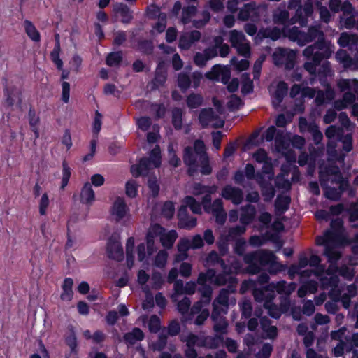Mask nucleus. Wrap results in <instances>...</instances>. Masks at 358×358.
<instances>
[{
    "label": "nucleus",
    "instance_id": "nucleus-1",
    "mask_svg": "<svg viewBox=\"0 0 358 358\" xmlns=\"http://www.w3.org/2000/svg\"><path fill=\"white\" fill-rule=\"evenodd\" d=\"M287 19L288 13L285 10L277 9L273 14V20L276 24L284 25V27L282 31L279 29L268 31L265 36L273 40H276L280 38L282 32L291 40L297 41L300 45H304L306 43L317 38L318 41L316 43L307 47L303 50V55L307 59L312 60V62H306L304 64V68L310 73L313 74L320 61L324 58H329L331 55L334 47L331 43L323 40L322 33L316 28L310 29L308 34L300 31L296 27H293L289 31H287L285 25Z\"/></svg>",
    "mask_w": 358,
    "mask_h": 358
},
{
    "label": "nucleus",
    "instance_id": "nucleus-2",
    "mask_svg": "<svg viewBox=\"0 0 358 358\" xmlns=\"http://www.w3.org/2000/svg\"><path fill=\"white\" fill-rule=\"evenodd\" d=\"M157 238H159L161 245L164 248L170 249L178 238V233L176 230H166L158 224H151L145 236L146 245L142 243L136 248L138 261L143 262L147 259L148 257L156 252L157 250Z\"/></svg>",
    "mask_w": 358,
    "mask_h": 358
},
{
    "label": "nucleus",
    "instance_id": "nucleus-3",
    "mask_svg": "<svg viewBox=\"0 0 358 358\" xmlns=\"http://www.w3.org/2000/svg\"><path fill=\"white\" fill-rule=\"evenodd\" d=\"M227 282L229 283L228 289H222L218 297L213 302V310L222 312L223 314L227 313L229 306V292H234L236 290L235 285L236 282L235 278L232 275L227 273H225L224 275H215L213 270H208L206 273H200L198 278V284L204 286L201 289L208 287L206 286L208 282L216 285H222L226 284Z\"/></svg>",
    "mask_w": 358,
    "mask_h": 358
},
{
    "label": "nucleus",
    "instance_id": "nucleus-4",
    "mask_svg": "<svg viewBox=\"0 0 358 358\" xmlns=\"http://www.w3.org/2000/svg\"><path fill=\"white\" fill-rule=\"evenodd\" d=\"M295 289L296 285L294 283L287 284L285 281L271 283L264 288V291L255 290V299L259 302L264 301V306L268 310V313L274 318H278L281 313L285 311L287 309L284 306L278 308L276 306L271 303V299L274 298L275 291L280 294L289 296Z\"/></svg>",
    "mask_w": 358,
    "mask_h": 358
},
{
    "label": "nucleus",
    "instance_id": "nucleus-5",
    "mask_svg": "<svg viewBox=\"0 0 358 358\" xmlns=\"http://www.w3.org/2000/svg\"><path fill=\"white\" fill-rule=\"evenodd\" d=\"M295 289L296 285L294 283L287 284L285 281L271 283L264 288V291L255 290V299L259 302L264 301V306L268 310V313L274 318H278L281 313L285 311L287 309L284 306L278 308L276 306L271 303V299L274 298L275 291L280 294L289 296Z\"/></svg>",
    "mask_w": 358,
    "mask_h": 358
},
{
    "label": "nucleus",
    "instance_id": "nucleus-6",
    "mask_svg": "<svg viewBox=\"0 0 358 358\" xmlns=\"http://www.w3.org/2000/svg\"><path fill=\"white\" fill-rule=\"evenodd\" d=\"M244 261L248 265L247 272L251 273L257 272L260 266L264 265H269L271 273H277L285 268L284 265L277 261V257L272 252L266 250L248 254Z\"/></svg>",
    "mask_w": 358,
    "mask_h": 358
},
{
    "label": "nucleus",
    "instance_id": "nucleus-7",
    "mask_svg": "<svg viewBox=\"0 0 358 358\" xmlns=\"http://www.w3.org/2000/svg\"><path fill=\"white\" fill-rule=\"evenodd\" d=\"M320 181L325 196L332 200L338 199L341 192L348 186V181L341 177L337 169L329 170L326 173L321 171Z\"/></svg>",
    "mask_w": 358,
    "mask_h": 358
},
{
    "label": "nucleus",
    "instance_id": "nucleus-8",
    "mask_svg": "<svg viewBox=\"0 0 358 358\" xmlns=\"http://www.w3.org/2000/svg\"><path fill=\"white\" fill-rule=\"evenodd\" d=\"M184 161L188 166L195 165L196 163H201V173L203 174H209L211 172V168L208 163V159L206 155L205 146L202 141L197 140L194 145V150L191 148H187L185 150Z\"/></svg>",
    "mask_w": 358,
    "mask_h": 358
},
{
    "label": "nucleus",
    "instance_id": "nucleus-9",
    "mask_svg": "<svg viewBox=\"0 0 358 358\" xmlns=\"http://www.w3.org/2000/svg\"><path fill=\"white\" fill-rule=\"evenodd\" d=\"M189 207L193 213L201 214V207L193 197L187 196L182 201V205L180 208L178 213L179 219V227L186 229H192L196 225V219L189 217L187 215V208Z\"/></svg>",
    "mask_w": 358,
    "mask_h": 358
},
{
    "label": "nucleus",
    "instance_id": "nucleus-10",
    "mask_svg": "<svg viewBox=\"0 0 358 358\" xmlns=\"http://www.w3.org/2000/svg\"><path fill=\"white\" fill-rule=\"evenodd\" d=\"M161 164L160 149L155 146L152 149L148 158L142 159L138 164L131 167V173L134 177L146 176L154 169L159 167Z\"/></svg>",
    "mask_w": 358,
    "mask_h": 358
},
{
    "label": "nucleus",
    "instance_id": "nucleus-11",
    "mask_svg": "<svg viewBox=\"0 0 358 358\" xmlns=\"http://www.w3.org/2000/svg\"><path fill=\"white\" fill-rule=\"evenodd\" d=\"M316 243L319 245H325V254L329 261L334 262L339 259L341 255L337 246L340 243L332 231H327L323 236L317 237Z\"/></svg>",
    "mask_w": 358,
    "mask_h": 358
},
{
    "label": "nucleus",
    "instance_id": "nucleus-12",
    "mask_svg": "<svg viewBox=\"0 0 358 358\" xmlns=\"http://www.w3.org/2000/svg\"><path fill=\"white\" fill-rule=\"evenodd\" d=\"M202 294V301L197 302L191 309L190 316L187 320H192V315L198 314L195 324L201 325L209 316V312L207 309L202 308V303H208L211 299L212 290L210 287H204L203 289H200Z\"/></svg>",
    "mask_w": 358,
    "mask_h": 358
},
{
    "label": "nucleus",
    "instance_id": "nucleus-13",
    "mask_svg": "<svg viewBox=\"0 0 358 358\" xmlns=\"http://www.w3.org/2000/svg\"><path fill=\"white\" fill-rule=\"evenodd\" d=\"M229 41L231 45L236 49L238 54L245 57L250 56V44L242 32L236 30L231 31L229 32Z\"/></svg>",
    "mask_w": 358,
    "mask_h": 358
},
{
    "label": "nucleus",
    "instance_id": "nucleus-14",
    "mask_svg": "<svg viewBox=\"0 0 358 358\" xmlns=\"http://www.w3.org/2000/svg\"><path fill=\"white\" fill-rule=\"evenodd\" d=\"M273 57L275 64L292 69L296 59V52L289 49L278 48L273 52Z\"/></svg>",
    "mask_w": 358,
    "mask_h": 358
},
{
    "label": "nucleus",
    "instance_id": "nucleus-15",
    "mask_svg": "<svg viewBox=\"0 0 358 358\" xmlns=\"http://www.w3.org/2000/svg\"><path fill=\"white\" fill-rule=\"evenodd\" d=\"M245 227H236L231 228L228 231H224L220 236V240L217 243L220 252L224 255L227 250V243L234 240L236 236L243 234L245 231Z\"/></svg>",
    "mask_w": 358,
    "mask_h": 358
},
{
    "label": "nucleus",
    "instance_id": "nucleus-16",
    "mask_svg": "<svg viewBox=\"0 0 358 358\" xmlns=\"http://www.w3.org/2000/svg\"><path fill=\"white\" fill-rule=\"evenodd\" d=\"M199 122L203 127L211 126L220 127L224 124V121L218 114L213 113L211 108L202 110L200 113Z\"/></svg>",
    "mask_w": 358,
    "mask_h": 358
},
{
    "label": "nucleus",
    "instance_id": "nucleus-17",
    "mask_svg": "<svg viewBox=\"0 0 358 358\" xmlns=\"http://www.w3.org/2000/svg\"><path fill=\"white\" fill-rule=\"evenodd\" d=\"M217 187L213 186H203L200 184H195L193 187L192 192L195 195L205 194L202 199V204L207 213L210 212V194H214L217 191Z\"/></svg>",
    "mask_w": 358,
    "mask_h": 358
},
{
    "label": "nucleus",
    "instance_id": "nucleus-18",
    "mask_svg": "<svg viewBox=\"0 0 358 358\" xmlns=\"http://www.w3.org/2000/svg\"><path fill=\"white\" fill-rule=\"evenodd\" d=\"M110 215L117 221L130 217L129 209L123 198L115 199L110 208Z\"/></svg>",
    "mask_w": 358,
    "mask_h": 358
},
{
    "label": "nucleus",
    "instance_id": "nucleus-19",
    "mask_svg": "<svg viewBox=\"0 0 358 358\" xmlns=\"http://www.w3.org/2000/svg\"><path fill=\"white\" fill-rule=\"evenodd\" d=\"M206 76L210 80H221L226 84L230 78V71L227 66L215 65L209 72L206 73Z\"/></svg>",
    "mask_w": 358,
    "mask_h": 358
},
{
    "label": "nucleus",
    "instance_id": "nucleus-20",
    "mask_svg": "<svg viewBox=\"0 0 358 358\" xmlns=\"http://www.w3.org/2000/svg\"><path fill=\"white\" fill-rule=\"evenodd\" d=\"M253 157L257 162L264 163L262 173L266 175L270 180L273 178L272 164L271 160L268 158L266 152L264 150H259L253 154Z\"/></svg>",
    "mask_w": 358,
    "mask_h": 358
},
{
    "label": "nucleus",
    "instance_id": "nucleus-21",
    "mask_svg": "<svg viewBox=\"0 0 358 358\" xmlns=\"http://www.w3.org/2000/svg\"><path fill=\"white\" fill-rule=\"evenodd\" d=\"M265 10V7L259 6H256L253 3L245 5L240 11L238 17L241 20H254L257 18L262 11Z\"/></svg>",
    "mask_w": 358,
    "mask_h": 358
},
{
    "label": "nucleus",
    "instance_id": "nucleus-22",
    "mask_svg": "<svg viewBox=\"0 0 358 358\" xmlns=\"http://www.w3.org/2000/svg\"><path fill=\"white\" fill-rule=\"evenodd\" d=\"M222 196L230 200L234 204L238 205L243 201V196L241 189L227 185L222 191Z\"/></svg>",
    "mask_w": 358,
    "mask_h": 358
},
{
    "label": "nucleus",
    "instance_id": "nucleus-23",
    "mask_svg": "<svg viewBox=\"0 0 358 358\" xmlns=\"http://www.w3.org/2000/svg\"><path fill=\"white\" fill-rule=\"evenodd\" d=\"M313 12V5L310 1H307L302 10L301 8H299L296 12L294 17L290 20L291 24H294L297 22L300 23L301 26L306 24V18L309 17Z\"/></svg>",
    "mask_w": 358,
    "mask_h": 358
},
{
    "label": "nucleus",
    "instance_id": "nucleus-24",
    "mask_svg": "<svg viewBox=\"0 0 358 358\" xmlns=\"http://www.w3.org/2000/svg\"><path fill=\"white\" fill-rule=\"evenodd\" d=\"M189 249H192L190 239L181 238L177 244L178 253L175 255L174 263L186 259L188 257L187 251Z\"/></svg>",
    "mask_w": 358,
    "mask_h": 358
},
{
    "label": "nucleus",
    "instance_id": "nucleus-25",
    "mask_svg": "<svg viewBox=\"0 0 358 358\" xmlns=\"http://www.w3.org/2000/svg\"><path fill=\"white\" fill-rule=\"evenodd\" d=\"M257 181L259 183L262 188V194L266 201L271 200L275 194L274 189L272 185H268V182L273 180H268L266 175L262 176L257 174L255 177Z\"/></svg>",
    "mask_w": 358,
    "mask_h": 358
},
{
    "label": "nucleus",
    "instance_id": "nucleus-26",
    "mask_svg": "<svg viewBox=\"0 0 358 358\" xmlns=\"http://www.w3.org/2000/svg\"><path fill=\"white\" fill-rule=\"evenodd\" d=\"M287 85L282 81L279 82L275 86H271L270 92L272 93L273 97V103L275 106L278 105L281 102L282 98L287 94Z\"/></svg>",
    "mask_w": 358,
    "mask_h": 358
},
{
    "label": "nucleus",
    "instance_id": "nucleus-27",
    "mask_svg": "<svg viewBox=\"0 0 358 358\" xmlns=\"http://www.w3.org/2000/svg\"><path fill=\"white\" fill-rule=\"evenodd\" d=\"M222 312L213 310L211 318L214 322V330L217 333L223 334L226 332L228 324L225 320Z\"/></svg>",
    "mask_w": 358,
    "mask_h": 358
},
{
    "label": "nucleus",
    "instance_id": "nucleus-28",
    "mask_svg": "<svg viewBox=\"0 0 358 358\" xmlns=\"http://www.w3.org/2000/svg\"><path fill=\"white\" fill-rule=\"evenodd\" d=\"M80 201L87 205H92L95 201V193L90 182L84 184L80 191Z\"/></svg>",
    "mask_w": 358,
    "mask_h": 358
},
{
    "label": "nucleus",
    "instance_id": "nucleus-29",
    "mask_svg": "<svg viewBox=\"0 0 358 358\" xmlns=\"http://www.w3.org/2000/svg\"><path fill=\"white\" fill-rule=\"evenodd\" d=\"M201 34L198 31L185 33L180 38L179 47L182 49L189 48L192 43L200 38Z\"/></svg>",
    "mask_w": 358,
    "mask_h": 358
},
{
    "label": "nucleus",
    "instance_id": "nucleus-30",
    "mask_svg": "<svg viewBox=\"0 0 358 358\" xmlns=\"http://www.w3.org/2000/svg\"><path fill=\"white\" fill-rule=\"evenodd\" d=\"M107 250L110 257L120 260L123 257L122 248L117 240H110L107 244Z\"/></svg>",
    "mask_w": 358,
    "mask_h": 358
},
{
    "label": "nucleus",
    "instance_id": "nucleus-31",
    "mask_svg": "<svg viewBox=\"0 0 358 358\" xmlns=\"http://www.w3.org/2000/svg\"><path fill=\"white\" fill-rule=\"evenodd\" d=\"M336 60L342 64L344 68H358V60L353 61L346 51L340 50L336 54Z\"/></svg>",
    "mask_w": 358,
    "mask_h": 358
},
{
    "label": "nucleus",
    "instance_id": "nucleus-32",
    "mask_svg": "<svg viewBox=\"0 0 358 358\" xmlns=\"http://www.w3.org/2000/svg\"><path fill=\"white\" fill-rule=\"evenodd\" d=\"M73 285V281L71 278H67L64 279L62 286V292L60 295V298L62 301H70L72 300L73 296V292L72 289Z\"/></svg>",
    "mask_w": 358,
    "mask_h": 358
},
{
    "label": "nucleus",
    "instance_id": "nucleus-33",
    "mask_svg": "<svg viewBox=\"0 0 358 358\" xmlns=\"http://www.w3.org/2000/svg\"><path fill=\"white\" fill-rule=\"evenodd\" d=\"M144 338V334L139 328H134L124 336V339L128 345H134Z\"/></svg>",
    "mask_w": 358,
    "mask_h": 358
},
{
    "label": "nucleus",
    "instance_id": "nucleus-34",
    "mask_svg": "<svg viewBox=\"0 0 358 358\" xmlns=\"http://www.w3.org/2000/svg\"><path fill=\"white\" fill-rule=\"evenodd\" d=\"M135 252V241L133 237H130L127 239L126 243L127 264L129 268L134 266Z\"/></svg>",
    "mask_w": 358,
    "mask_h": 358
},
{
    "label": "nucleus",
    "instance_id": "nucleus-35",
    "mask_svg": "<svg viewBox=\"0 0 358 358\" xmlns=\"http://www.w3.org/2000/svg\"><path fill=\"white\" fill-rule=\"evenodd\" d=\"M346 329L343 328L338 331L331 332V338L333 339L340 340L338 344L334 348V353L336 357H340L343 355L344 351L345 343L341 341Z\"/></svg>",
    "mask_w": 358,
    "mask_h": 358
},
{
    "label": "nucleus",
    "instance_id": "nucleus-36",
    "mask_svg": "<svg viewBox=\"0 0 358 358\" xmlns=\"http://www.w3.org/2000/svg\"><path fill=\"white\" fill-rule=\"evenodd\" d=\"M339 130L334 126H330L326 130V136L329 139L328 144V151L329 154L333 153V149L335 148L334 141L339 138Z\"/></svg>",
    "mask_w": 358,
    "mask_h": 358
},
{
    "label": "nucleus",
    "instance_id": "nucleus-37",
    "mask_svg": "<svg viewBox=\"0 0 358 358\" xmlns=\"http://www.w3.org/2000/svg\"><path fill=\"white\" fill-rule=\"evenodd\" d=\"M301 93L303 97L313 98L315 96L316 92L315 90L310 87H304L302 90L298 85H294L291 89L290 95L292 97H295L299 93Z\"/></svg>",
    "mask_w": 358,
    "mask_h": 358
},
{
    "label": "nucleus",
    "instance_id": "nucleus-38",
    "mask_svg": "<svg viewBox=\"0 0 358 358\" xmlns=\"http://www.w3.org/2000/svg\"><path fill=\"white\" fill-rule=\"evenodd\" d=\"M308 264V261L306 257L301 258L299 262V265H293L289 268V275L293 278L296 273H301V277L309 276L308 271H305L301 273V268H304Z\"/></svg>",
    "mask_w": 358,
    "mask_h": 358
},
{
    "label": "nucleus",
    "instance_id": "nucleus-39",
    "mask_svg": "<svg viewBox=\"0 0 358 358\" xmlns=\"http://www.w3.org/2000/svg\"><path fill=\"white\" fill-rule=\"evenodd\" d=\"M113 10L122 16V21L124 22H129L132 17L131 12L129 8L122 3H117L114 4Z\"/></svg>",
    "mask_w": 358,
    "mask_h": 358
},
{
    "label": "nucleus",
    "instance_id": "nucleus-40",
    "mask_svg": "<svg viewBox=\"0 0 358 358\" xmlns=\"http://www.w3.org/2000/svg\"><path fill=\"white\" fill-rule=\"evenodd\" d=\"M240 221L242 224H248L254 218L255 215V208L251 205H247L241 209Z\"/></svg>",
    "mask_w": 358,
    "mask_h": 358
},
{
    "label": "nucleus",
    "instance_id": "nucleus-41",
    "mask_svg": "<svg viewBox=\"0 0 358 358\" xmlns=\"http://www.w3.org/2000/svg\"><path fill=\"white\" fill-rule=\"evenodd\" d=\"M201 342L198 343V346H204L209 348H215L218 347L219 343L222 341V338L219 336L201 337Z\"/></svg>",
    "mask_w": 358,
    "mask_h": 358
},
{
    "label": "nucleus",
    "instance_id": "nucleus-42",
    "mask_svg": "<svg viewBox=\"0 0 358 358\" xmlns=\"http://www.w3.org/2000/svg\"><path fill=\"white\" fill-rule=\"evenodd\" d=\"M21 92L19 89H13L7 94V103L10 106L19 107L21 103Z\"/></svg>",
    "mask_w": 358,
    "mask_h": 358
},
{
    "label": "nucleus",
    "instance_id": "nucleus-43",
    "mask_svg": "<svg viewBox=\"0 0 358 358\" xmlns=\"http://www.w3.org/2000/svg\"><path fill=\"white\" fill-rule=\"evenodd\" d=\"M358 42V36L355 34L343 33L338 39V44L341 47L356 45Z\"/></svg>",
    "mask_w": 358,
    "mask_h": 358
},
{
    "label": "nucleus",
    "instance_id": "nucleus-44",
    "mask_svg": "<svg viewBox=\"0 0 358 358\" xmlns=\"http://www.w3.org/2000/svg\"><path fill=\"white\" fill-rule=\"evenodd\" d=\"M24 29L28 36L34 41L38 42L41 39L40 34L35 26L28 20L24 23Z\"/></svg>",
    "mask_w": 358,
    "mask_h": 358
},
{
    "label": "nucleus",
    "instance_id": "nucleus-45",
    "mask_svg": "<svg viewBox=\"0 0 358 358\" xmlns=\"http://www.w3.org/2000/svg\"><path fill=\"white\" fill-rule=\"evenodd\" d=\"M137 280L138 283L141 285L142 290L145 293H148L150 280L149 274L144 270H140L138 273Z\"/></svg>",
    "mask_w": 358,
    "mask_h": 358
},
{
    "label": "nucleus",
    "instance_id": "nucleus-46",
    "mask_svg": "<svg viewBox=\"0 0 358 358\" xmlns=\"http://www.w3.org/2000/svg\"><path fill=\"white\" fill-rule=\"evenodd\" d=\"M317 284L313 280H310L306 284L303 285L298 290L299 297H304L308 293L313 294L317 291Z\"/></svg>",
    "mask_w": 358,
    "mask_h": 358
},
{
    "label": "nucleus",
    "instance_id": "nucleus-47",
    "mask_svg": "<svg viewBox=\"0 0 358 358\" xmlns=\"http://www.w3.org/2000/svg\"><path fill=\"white\" fill-rule=\"evenodd\" d=\"M317 284L313 280H310L306 284L303 285L298 290L299 297H304L308 293L313 294L317 291Z\"/></svg>",
    "mask_w": 358,
    "mask_h": 358
},
{
    "label": "nucleus",
    "instance_id": "nucleus-48",
    "mask_svg": "<svg viewBox=\"0 0 358 358\" xmlns=\"http://www.w3.org/2000/svg\"><path fill=\"white\" fill-rule=\"evenodd\" d=\"M169 253L166 250H160L154 259V265L158 268H164L167 264Z\"/></svg>",
    "mask_w": 358,
    "mask_h": 358
},
{
    "label": "nucleus",
    "instance_id": "nucleus-49",
    "mask_svg": "<svg viewBox=\"0 0 358 358\" xmlns=\"http://www.w3.org/2000/svg\"><path fill=\"white\" fill-rule=\"evenodd\" d=\"M334 97V92L331 88H327V91L324 93L322 92L321 91H318L317 92L316 96H315V102L317 104H322L327 101H331Z\"/></svg>",
    "mask_w": 358,
    "mask_h": 358
},
{
    "label": "nucleus",
    "instance_id": "nucleus-50",
    "mask_svg": "<svg viewBox=\"0 0 358 358\" xmlns=\"http://www.w3.org/2000/svg\"><path fill=\"white\" fill-rule=\"evenodd\" d=\"M164 283L162 275L160 273H154L149 282V292L152 289H159Z\"/></svg>",
    "mask_w": 358,
    "mask_h": 358
},
{
    "label": "nucleus",
    "instance_id": "nucleus-51",
    "mask_svg": "<svg viewBox=\"0 0 358 358\" xmlns=\"http://www.w3.org/2000/svg\"><path fill=\"white\" fill-rule=\"evenodd\" d=\"M29 124H30L31 129L35 134V137L38 138L39 137L38 125H39V122H40L38 115H37L34 111H29Z\"/></svg>",
    "mask_w": 358,
    "mask_h": 358
},
{
    "label": "nucleus",
    "instance_id": "nucleus-52",
    "mask_svg": "<svg viewBox=\"0 0 358 358\" xmlns=\"http://www.w3.org/2000/svg\"><path fill=\"white\" fill-rule=\"evenodd\" d=\"M261 325L268 338H273L276 336L277 328L275 326L270 325L268 320L263 318L261 321Z\"/></svg>",
    "mask_w": 358,
    "mask_h": 358
},
{
    "label": "nucleus",
    "instance_id": "nucleus-53",
    "mask_svg": "<svg viewBox=\"0 0 358 358\" xmlns=\"http://www.w3.org/2000/svg\"><path fill=\"white\" fill-rule=\"evenodd\" d=\"M138 185L134 180H129L125 185L126 194L131 198H134L138 194Z\"/></svg>",
    "mask_w": 358,
    "mask_h": 358
},
{
    "label": "nucleus",
    "instance_id": "nucleus-54",
    "mask_svg": "<svg viewBox=\"0 0 358 358\" xmlns=\"http://www.w3.org/2000/svg\"><path fill=\"white\" fill-rule=\"evenodd\" d=\"M290 199L287 196H280L275 201V208L278 211L284 212L289 206Z\"/></svg>",
    "mask_w": 358,
    "mask_h": 358
},
{
    "label": "nucleus",
    "instance_id": "nucleus-55",
    "mask_svg": "<svg viewBox=\"0 0 358 358\" xmlns=\"http://www.w3.org/2000/svg\"><path fill=\"white\" fill-rule=\"evenodd\" d=\"M181 339L183 342L186 343L187 348L198 345V343L201 342V337H198L192 334H182Z\"/></svg>",
    "mask_w": 358,
    "mask_h": 358
},
{
    "label": "nucleus",
    "instance_id": "nucleus-56",
    "mask_svg": "<svg viewBox=\"0 0 358 358\" xmlns=\"http://www.w3.org/2000/svg\"><path fill=\"white\" fill-rule=\"evenodd\" d=\"M203 101V98L199 94H192L187 99V104L190 108L199 107Z\"/></svg>",
    "mask_w": 358,
    "mask_h": 358
},
{
    "label": "nucleus",
    "instance_id": "nucleus-57",
    "mask_svg": "<svg viewBox=\"0 0 358 358\" xmlns=\"http://www.w3.org/2000/svg\"><path fill=\"white\" fill-rule=\"evenodd\" d=\"M182 111L179 108H175L172 111V122L176 129H181L182 127Z\"/></svg>",
    "mask_w": 358,
    "mask_h": 358
},
{
    "label": "nucleus",
    "instance_id": "nucleus-58",
    "mask_svg": "<svg viewBox=\"0 0 358 358\" xmlns=\"http://www.w3.org/2000/svg\"><path fill=\"white\" fill-rule=\"evenodd\" d=\"M166 26V16L165 14L160 13L158 17V22L153 27V31L157 33L162 32Z\"/></svg>",
    "mask_w": 358,
    "mask_h": 358
},
{
    "label": "nucleus",
    "instance_id": "nucleus-59",
    "mask_svg": "<svg viewBox=\"0 0 358 358\" xmlns=\"http://www.w3.org/2000/svg\"><path fill=\"white\" fill-rule=\"evenodd\" d=\"M223 39L222 37L215 38V46L220 49V55L221 57H226L229 52V47L227 44H222Z\"/></svg>",
    "mask_w": 358,
    "mask_h": 358
},
{
    "label": "nucleus",
    "instance_id": "nucleus-60",
    "mask_svg": "<svg viewBox=\"0 0 358 358\" xmlns=\"http://www.w3.org/2000/svg\"><path fill=\"white\" fill-rule=\"evenodd\" d=\"M231 64L239 71L246 70L249 66V62L247 59L238 60L236 57L231 59Z\"/></svg>",
    "mask_w": 358,
    "mask_h": 358
},
{
    "label": "nucleus",
    "instance_id": "nucleus-61",
    "mask_svg": "<svg viewBox=\"0 0 358 358\" xmlns=\"http://www.w3.org/2000/svg\"><path fill=\"white\" fill-rule=\"evenodd\" d=\"M60 46L59 42H57L55 47L51 52V58L52 62L61 69L62 67V61L59 58Z\"/></svg>",
    "mask_w": 358,
    "mask_h": 358
},
{
    "label": "nucleus",
    "instance_id": "nucleus-62",
    "mask_svg": "<svg viewBox=\"0 0 358 358\" xmlns=\"http://www.w3.org/2000/svg\"><path fill=\"white\" fill-rule=\"evenodd\" d=\"M185 294V286L183 282L180 280H176L174 283V293L172 294L171 298L173 301L178 300V296Z\"/></svg>",
    "mask_w": 358,
    "mask_h": 358
},
{
    "label": "nucleus",
    "instance_id": "nucleus-63",
    "mask_svg": "<svg viewBox=\"0 0 358 358\" xmlns=\"http://www.w3.org/2000/svg\"><path fill=\"white\" fill-rule=\"evenodd\" d=\"M71 169L67 166L66 163H63V169H62V185L61 188L64 189L67 185L69 178L71 177Z\"/></svg>",
    "mask_w": 358,
    "mask_h": 358
},
{
    "label": "nucleus",
    "instance_id": "nucleus-64",
    "mask_svg": "<svg viewBox=\"0 0 358 358\" xmlns=\"http://www.w3.org/2000/svg\"><path fill=\"white\" fill-rule=\"evenodd\" d=\"M175 208L172 202H166L162 208V215L166 218H171L174 215Z\"/></svg>",
    "mask_w": 358,
    "mask_h": 358
}]
</instances>
